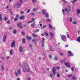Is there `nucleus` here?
Masks as SVG:
<instances>
[{
	"instance_id": "nucleus-1",
	"label": "nucleus",
	"mask_w": 80,
	"mask_h": 80,
	"mask_svg": "<svg viewBox=\"0 0 80 80\" xmlns=\"http://www.w3.org/2000/svg\"><path fill=\"white\" fill-rule=\"evenodd\" d=\"M25 67L23 69L24 72H30V68L28 67V65L27 64H24Z\"/></svg>"
},
{
	"instance_id": "nucleus-2",
	"label": "nucleus",
	"mask_w": 80,
	"mask_h": 80,
	"mask_svg": "<svg viewBox=\"0 0 80 80\" xmlns=\"http://www.w3.org/2000/svg\"><path fill=\"white\" fill-rule=\"evenodd\" d=\"M61 38L62 40H64V42H66L67 40V38H66V37L63 35H62L61 36Z\"/></svg>"
},
{
	"instance_id": "nucleus-3",
	"label": "nucleus",
	"mask_w": 80,
	"mask_h": 80,
	"mask_svg": "<svg viewBox=\"0 0 80 80\" xmlns=\"http://www.w3.org/2000/svg\"><path fill=\"white\" fill-rule=\"evenodd\" d=\"M64 64L65 65L66 67L70 68V62H64Z\"/></svg>"
},
{
	"instance_id": "nucleus-4",
	"label": "nucleus",
	"mask_w": 80,
	"mask_h": 80,
	"mask_svg": "<svg viewBox=\"0 0 80 80\" xmlns=\"http://www.w3.org/2000/svg\"><path fill=\"white\" fill-rule=\"evenodd\" d=\"M15 46V42L13 41L11 43V47L12 48H13Z\"/></svg>"
},
{
	"instance_id": "nucleus-5",
	"label": "nucleus",
	"mask_w": 80,
	"mask_h": 80,
	"mask_svg": "<svg viewBox=\"0 0 80 80\" xmlns=\"http://www.w3.org/2000/svg\"><path fill=\"white\" fill-rule=\"evenodd\" d=\"M6 38H7V35H4L3 37L2 38V42H5L6 40Z\"/></svg>"
},
{
	"instance_id": "nucleus-6",
	"label": "nucleus",
	"mask_w": 80,
	"mask_h": 80,
	"mask_svg": "<svg viewBox=\"0 0 80 80\" xmlns=\"http://www.w3.org/2000/svg\"><path fill=\"white\" fill-rule=\"evenodd\" d=\"M16 7H17V8H19L21 6V3H18L15 4Z\"/></svg>"
},
{
	"instance_id": "nucleus-7",
	"label": "nucleus",
	"mask_w": 80,
	"mask_h": 80,
	"mask_svg": "<svg viewBox=\"0 0 80 80\" xmlns=\"http://www.w3.org/2000/svg\"><path fill=\"white\" fill-rule=\"evenodd\" d=\"M70 8H69V9H68L67 8H65V9H64V11L65 12H68V13H69L70 11Z\"/></svg>"
},
{
	"instance_id": "nucleus-8",
	"label": "nucleus",
	"mask_w": 80,
	"mask_h": 80,
	"mask_svg": "<svg viewBox=\"0 0 80 80\" xmlns=\"http://www.w3.org/2000/svg\"><path fill=\"white\" fill-rule=\"evenodd\" d=\"M52 70L53 72V73L54 75L56 74V73H55V72H56V69H55V67H53V68L52 69Z\"/></svg>"
},
{
	"instance_id": "nucleus-9",
	"label": "nucleus",
	"mask_w": 80,
	"mask_h": 80,
	"mask_svg": "<svg viewBox=\"0 0 80 80\" xmlns=\"http://www.w3.org/2000/svg\"><path fill=\"white\" fill-rule=\"evenodd\" d=\"M69 54L68 56H73V53H72V52L70 51H68V52Z\"/></svg>"
},
{
	"instance_id": "nucleus-10",
	"label": "nucleus",
	"mask_w": 80,
	"mask_h": 80,
	"mask_svg": "<svg viewBox=\"0 0 80 80\" xmlns=\"http://www.w3.org/2000/svg\"><path fill=\"white\" fill-rule=\"evenodd\" d=\"M21 25H22V23H19L17 24V26L18 27H19L20 28H22L23 27L21 26Z\"/></svg>"
},
{
	"instance_id": "nucleus-11",
	"label": "nucleus",
	"mask_w": 80,
	"mask_h": 80,
	"mask_svg": "<svg viewBox=\"0 0 80 80\" xmlns=\"http://www.w3.org/2000/svg\"><path fill=\"white\" fill-rule=\"evenodd\" d=\"M19 52H22V51H23V48L22 47H20L19 48Z\"/></svg>"
},
{
	"instance_id": "nucleus-12",
	"label": "nucleus",
	"mask_w": 80,
	"mask_h": 80,
	"mask_svg": "<svg viewBox=\"0 0 80 80\" xmlns=\"http://www.w3.org/2000/svg\"><path fill=\"white\" fill-rule=\"evenodd\" d=\"M36 24H35V22H34L32 24H31L32 27H34L35 26Z\"/></svg>"
},
{
	"instance_id": "nucleus-13",
	"label": "nucleus",
	"mask_w": 80,
	"mask_h": 80,
	"mask_svg": "<svg viewBox=\"0 0 80 80\" xmlns=\"http://www.w3.org/2000/svg\"><path fill=\"white\" fill-rule=\"evenodd\" d=\"M32 21H29V22H27V23H32V22H33V20H35V19H34L33 18H32Z\"/></svg>"
},
{
	"instance_id": "nucleus-14",
	"label": "nucleus",
	"mask_w": 80,
	"mask_h": 80,
	"mask_svg": "<svg viewBox=\"0 0 80 80\" xmlns=\"http://www.w3.org/2000/svg\"><path fill=\"white\" fill-rule=\"evenodd\" d=\"M32 37H35V38H36V37H37V36L34 33H32Z\"/></svg>"
},
{
	"instance_id": "nucleus-15",
	"label": "nucleus",
	"mask_w": 80,
	"mask_h": 80,
	"mask_svg": "<svg viewBox=\"0 0 80 80\" xmlns=\"http://www.w3.org/2000/svg\"><path fill=\"white\" fill-rule=\"evenodd\" d=\"M41 43H42V44L41 45V46L42 47H44V41H41Z\"/></svg>"
},
{
	"instance_id": "nucleus-16",
	"label": "nucleus",
	"mask_w": 80,
	"mask_h": 80,
	"mask_svg": "<svg viewBox=\"0 0 80 80\" xmlns=\"http://www.w3.org/2000/svg\"><path fill=\"white\" fill-rule=\"evenodd\" d=\"M80 39V36L78 37L77 39V42H79V43H80V39Z\"/></svg>"
},
{
	"instance_id": "nucleus-17",
	"label": "nucleus",
	"mask_w": 80,
	"mask_h": 80,
	"mask_svg": "<svg viewBox=\"0 0 80 80\" xmlns=\"http://www.w3.org/2000/svg\"><path fill=\"white\" fill-rule=\"evenodd\" d=\"M18 74H21V69H19L18 71Z\"/></svg>"
},
{
	"instance_id": "nucleus-18",
	"label": "nucleus",
	"mask_w": 80,
	"mask_h": 80,
	"mask_svg": "<svg viewBox=\"0 0 80 80\" xmlns=\"http://www.w3.org/2000/svg\"><path fill=\"white\" fill-rule=\"evenodd\" d=\"M50 50L52 52H54V51H55V50L54 49V48H52V47H51L50 48Z\"/></svg>"
},
{
	"instance_id": "nucleus-19",
	"label": "nucleus",
	"mask_w": 80,
	"mask_h": 80,
	"mask_svg": "<svg viewBox=\"0 0 80 80\" xmlns=\"http://www.w3.org/2000/svg\"><path fill=\"white\" fill-rule=\"evenodd\" d=\"M27 38L28 40H32V37H29L28 36H27Z\"/></svg>"
},
{
	"instance_id": "nucleus-20",
	"label": "nucleus",
	"mask_w": 80,
	"mask_h": 80,
	"mask_svg": "<svg viewBox=\"0 0 80 80\" xmlns=\"http://www.w3.org/2000/svg\"><path fill=\"white\" fill-rule=\"evenodd\" d=\"M39 31H40V29H37L36 30L34 31V32L35 33H37V32H39Z\"/></svg>"
},
{
	"instance_id": "nucleus-21",
	"label": "nucleus",
	"mask_w": 80,
	"mask_h": 80,
	"mask_svg": "<svg viewBox=\"0 0 80 80\" xmlns=\"http://www.w3.org/2000/svg\"><path fill=\"white\" fill-rule=\"evenodd\" d=\"M45 12H46V11L44 9L42 10V13L43 15H45V14L46 13Z\"/></svg>"
},
{
	"instance_id": "nucleus-22",
	"label": "nucleus",
	"mask_w": 80,
	"mask_h": 80,
	"mask_svg": "<svg viewBox=\"0 0 80 80\" xmlns=\"http://www.w3.org/2000/svg\"><path fill=\"white\" fill-rule=\"evenodd\" d=\"M49 28H50L51 29H52V26L50 24H49Z\"/></svg>"
},
{
	"instance_id": "nucleus-23",
	"label": "nucleus",
	"mask_w": 80,
	"mask_h": 80,
	"mask_svg": "<svg viewBox=\"0 0 80 80\" xmlns=\"http://www.w3.org/2000/svg\"><path fill=\"white\" fill-rule=\"evenodd\" d=\"M22 42L23 43H25V40L24 38H22Z\"/></svg>"
},
{
	"instance_id": "nucleus-24",
	"label": "nucleus",
	"mask_w": 80,
	"mask_h": 80,
	"mask_svg": "<svg viewBox=\"0 0 80 80\" xmlns=\"http://www.w3.org/2000/svg\"><path fill=\"white\" fill-rule=\"evenodd\" d=\"M25 17L24 16H22L21 17H20L19 18L21 19V20H22Z\"/></svg>"
},
{
	"instance_id": "nucleus-25",
	"label": "nucleus",
	"mask_w": 80,
	"mask_h": 80,
	"mask_svg": "<svg viewBox=\"0 0 80 80\" xmlns=\"http://www.w3.org/2000/svg\"><path fill=\"white\" fill-rule=\"evenodd\" d=\"M77 12L78 14H80V9H77Z\"/></svg>"
},
{
	"instance_id": "nucleus-26",
	"label": "nucleus",
	"mask_w": 80,
	"mask_h": 80,
	"mask_svg": "<svg viewBox=\"0 0 80 80\" xmlns=\"http://www.w3.org/2000/svg\"><path fill=\"white\" fill-rule=\"evenodd\" d=\"M45 14V16L47 18H48V14L47 13H46Z\"/></svg>"
},
{
	"instance_id": "nucleus-27",
	"label": "nucleus",
	"mask_w": 80,
	"mask_h": 80,
	"mask_svg": "<svg viewBox=\"0 0 80 80\" xmlns=\"http://www.w3.org/2000/svg\"><path fill=\"white\" fill-rule=\"evenodd\" d=\"M4 20H5V21H7L8 19H7V18L6 17H4L3 18Z\"/></svg>"
},
{
	"instance_id": "nucleus-28",
	"label": "nucleus",
	"mask_w": 80,
	"mask_h": 80,
	"mask_svg": "<svg viewBox=\"0 0 80 80\" xmlns=\"http://www.w3.org/2000/svg\"><path fill=\"white\" fill-rule=\"evenodd\" d=\"M1 68H2V70L4 71L5 70V68H4V67L3 66L1 65Z\"/></svg>"
},
{
	"instance_id": "nucleus-29",
	"label": "nucleus",
	"mask_w": 80,
	"mask_h": 80,
	"mask_svg": "<svg viewBox=\"0 0 80 80\" xmlns=\"http://www.w3.org/2000/svg\"><path fill=\"white\" fill-rule=\"evenodd\" d=\"M13 33H14V34H16V33H17V30H13Z\"/></svg>"
},
{
	"instance_id": "nucleus-30",
	"label": "nucleus",
	"mask_w": 80,
	"mask_h": 80,
	"mask_svg": "<svg viewBox=\"0 0 80 80\" xmlns=\"http://www.w3.org/2000/svg\"><path fill=\"white\" fill-rule=\"evenodd\" d=\"M30 12V9H28L26 13H29V12Z\"/></svg>"
},
{
	"instance_id": "nucleus-31",
	"label": "nucleus",
	"mask_w": 80,
	"mask_h": 80,
	"mask_svg": "<svg viewBox=\"0 0 80 80\" xmlns=\"http://www.w3.org/2000/svg\"><path fill=\"white\" fill-rule=\"evenodd\" d=\"M47 22H50L51 21V20L50 19H46Z\"/></svg>"
},
{
	"instance_id": "nucleus-32",
	"label": "nucleus",
	"mask_w": 80,
	"mask_h": 80,
	"mask_svg": "<svg viewBox=\"0 0 80 80\" xmlns=\"http://www.w3.org/2000/svg\"><path fill=\"white\" fill-rule=\"evenodd\" d=\"M37 9L36 8H34L32 10L33 12H36V11H37Z\"/></svg>"
},
{
	"instance_id": "nucleus-33",
	"label": "nucleus",
	"mask_w": 80,
	"mask_h": 80,
	"mask_svg": "<svg viewBox=\"0 0 80 80\" xmlns=\"http://www.w3.org/2000/svg\"><path fill=\"white\" fill-rule=\"evenodd\" d=\"M2 14H0V21H2Z\"/></svg>"
},
{
	"instance_id": "nucleus-34",
	"label": "nucleus",
	"mask_w": 80,
	"mask_h": 80,
	"mask_svg": "<svg viewBox=\"0 0 80 80\" xmlns=\"http://www.w3.org/2000/svg\"><path fill=\"white\" fill-rule=\"evenodd\" d=\"M57 76L58 77H60V73H58L57 74Z\"/></svg>"
},
{
	"instance_id": "nucleus-35",
	"label": "nucleus",
	"mask_w": 80,
	"mask_h": 80,
	"mask_svg": "<svg viewBox=\"0 0 80 80\" xmlns=\"http://www.w3.org/2000/svg\"><path fill=\"white\" fill-rule=\"evenodd\" d=\"M42 41L41 42H44L45 41V38H42Z\"/></svg>"
},
{
	"instance_id": "nucleus-36",
	"label": "nucleus",
	"mask_w": 80,
	"mask_h": 80,
	"mask_svg": "<svg viewBox=\"0 0 80 80\" xmlns=\"http://www.w3.org/2000/svg\"><path fill=\"white\" fill-rule=\"evenodd\" d=\"M72 79H73V80H75L76 79V77H75V76H72Z\"/></svg>"
},
{
	"instance_id": "nucleus-37",
	"label": "nucleus",
	"mask_w": 80,
	"mask_h": 80,
	"mask_svg": "<svg viewBox=\"0 0 80 80\" xmlns=\"http://www.w3.org/2000/svg\"><path fill=\"white\" fill-rule=\"evenodd\" d=\"M49 57L50 59H52V56L51 55H49Z\"/></svg>"
},
{
	"instance_id": "nucleus-38",
	"label": "nucleus",
	"mask_w": 80,
	"mask_h": 80,
	"mask_svg": "<svg viewBox=\"0 0 80 80\" xmlns=\"http://www.w3.org/2000/svg\"><path fill=\"white\" fill-rule=\"evenodd\" d=\"M12 52H13V51L12 50H11V51L10 52V55H12Z\"/></svg>"
},
{
	"instance_id": "nucleus-39",
	"label": "nucleus",
	"mask_w": 80,
	"mask_h": 80,
	"mask_svg": "<svg viewBox=\"0 0 80 80\" xmlns=\"http://www.w3.org/2000/svg\"><path fill=\"white\" fill-rule=\"evenodd\" d=\"M54 60H58V58L57 57H54Z\"/></svg>"
},
{
	"instance_id": "nucleus-40",
	"label": "nucleus",
	"mask_w": 80,
	"mask_h": 80,
	"mask_svg": "<svg viewBox=\"0 0 80 80\" xmlns=\"http://www.w3.org/2000/svg\"><path fill=\"white\" fill-rule=\"evenodd\" d=\"M72 74L69 75H68V77H69V78H70V77H72Z\"/></svg>"
},
{
	"instance_id": "nucleus-41",
	"label": "nucleus",
	"mask_w": 80,
	"mask_h": 80,
	"mask_svg": "<svg viewBox=\"0 0 80 80\" xmlns=\"http://www.w3.org/2000/svg\"><path fill=\"white\" fill-rule=\"evenodd\" d=\"M50 35H51V36H52V37H53V33H52L50 32Z\"/></svg>"
},
{
	"instance_id": "nucleus-42",
	"label": "nucleus",
	"mask_w": 80,
	"mask_h": 80,
	"mask_svg": "<svg viewBox=\"0 0 80 80\" xmlns=\"http://www.w3.org/2000/svg\"><path fill=\"white\" fill-rule=\"evenodd\" d=\"M46 25H44V26H43L42 27V28H46Z\"/></svg>"
},
{
	"instance_id": "nucleus-43",
	"label": "nucleus",
	"mask_w": 80,
	"mask_h": 80,
	"mask_svg": "<svg viewBox=\"0 0 80 80\" xmlns=\"http://www.w3.org/2000/svg\"><path fill=\"white\" fill-rule=\"evenodd\" d=\"M38 40V39H36V40H35L33 39V40H32V42H35V41H37Z\"/></svg>"
},
{
	"instance_id": "nucleus-44",
	"label": "nucleus",
	"mask_w": 80,
	"mask_h": 80,
	"mask_svg": "<svg viewBox=\"0 0 80 80\" xmlns=\"http://www.w3.org/2000/svg\"><path fill=\"white\" fill-rule=\"evenodd\" d=\"M69 21L70 22H72V18H70L69 20Z\"/></svg>"
},
{
	"instance_id": "nucleus-45",
	"label": "nucleus",
	"mask_w": 80,
	"mask_h": 80,
	"mask_svg": "<svg viewBox=\"0 0 80 80\" xmlns=\"http://www.w3.org/2000/svg\"><path fill=\"white\" fill-rule=\"evenodd\" d=\"M18 20V18H14V21H17Z\"/></svg>"
},
{
	"instance_id": "nucleus-46",
	"label": "nucleus",
	"mask_w": 80,
	"mask_h": 80,
	"mask_svg": "<svg viewBox=\"0 0 80 80\" xmlns=\"http://www.w3.org/2000/svg\"><path fill=\"white\" fill-rule=\"evenodd\" d=\"M73 24H77V22H76L74 21L73 22Z\"/></svg>"
},
{
	"instance_id": "nucleus-47",
	"label": "nucleus",
	"mask_w": 80,
	"mask_h": 80,
	"mask_svg": "<svg viewBox=\"0 0 80 80\" xmlns=\"http://www.w3.org/2000/svg\"><path fill=\"white\" fill-rule=\"evenodd\" d=\"M9 58H10V57L9 56H8L7 57H6V59H7V60H8Z\"/></svg>"
},
{
	"instance_id": "nucleus-48",
	"label": "nucleus",
	"mask_w": 80,
	"mask_h": 80,
	"mask_svg": "<svg viewBox=\"0 0 80 80\" xmlns=\"http://www.w3.org/2000/svg\"><path fill=\"white\" fill-rule=\"evenodd\" d=\"M67 35L68 38H69V37H70V35H69V34H67Z\"/></svg>"
},
{
	"instance_id": "nucleus-49",
	"label": "nucleus",
	"mask_w": 80,
	"mask_h": 80,
	"mask_svg": "<svg viewBox=\"0 0 80 80\" xmlns=\"http://www.w3.org/2000/svg\"><path fill=\"white\" fill-rule=\"evenodd\" d=\"M22 35H25V33H24V32L22 31Z\"/></svg>"
},
{
	"instance_id": "nucleus-50",
	"label": "nucleus",
	"mask_w": 80,
	"mask_h": 80,
	"mask_svg": "<svg viewBox=\"0 0 80 80\" xmlns=\"http://www.w3.org/2000/svg\"><path fill=\"white\" fill-rule=\"evenodd\" d=\"M74 70V68L73 67H72L71 68V70H72V71H73Z\"/></svg>"
},
{
	"instance_id": "nucleus-51",
	"label": "nucleus",
	"mask_w": 80,
	"mask_h": 80,
	"mask_svg": "<svg viewBox=\"0 0 80 80\" xmlns=\"http://www.w3.org/2000/svg\"><path fill=\"white\" fill-rule=\"evenodd\" d=\"M19 17V16L18 15H17L16 16V18H18Z\"/></svg>"
},
{
	"instance_id": "nucleus-52",
	"label": "nucleus",
	"mask_w": 80,
	"mask_h": 80,
	"mask_svg": "<svg viewBox=\"0 0 80 80\" xmlns=\"http://www.w3.org/2000/svg\"><path fill=\"white\" fill-rule=\"evenodd\" d=\"M11 18V20H13V17H11V18Z\"/></svg>"
},
{
	"instance_id": "nucleus-53",
	"label": "nucleus",
	"mask_w": 80,
	"mask_h": 80,
	"mask_svg": "<svg viewBox=\"0 0 80 80\" xmlns=\"http://www.w3.org/2000/svg\"><path fill=\"white\" fill-rule=\"evenodd\" d=\"M46 36L48 37V33H46Z\"/></svg>"
},
{
	"instance_id": "nucleus-54",
	"label": "nucleus",
	"mask_w": 80,
	"mask_h": 80,
	"mask_svg": "<svg viewBox=\"0 0 80 80\" xmlns=\"http://www.w3.org/2000/svg\"><path fill=\"white\" fill-rule=\"evenodd\" d=\"M34 15H35V13H32L31 14V15H32V16H33Z\"/></svg>"
},
{
	"instance_id": "nucleus-55",
	"label": "nucleus",
	"mask_w": 80,
	"mask_h": 80,
	"mask_svg": "<svg viewBox=\"0 0 80 80\" xmlns=\"http://www.w3.org/2000/svg\"><path fill=\"white\" fill-rule=\"evenodd\" d=\"M60 55H61V56H63V54H62V53H60Z\"/></svg>"
},
{
	"instance_id": "nucleus-56",
	"label": "nucleus",
	"mask_w": 80,
	"mask_h": 80,
	"mask_svg": "<svg viewBox=\"0 0 80 80\" xmlns=\"http://www.w3.org/2000/svg\"><path fill=\"white\" fill-rule=\"evenodd\" d=\"M15 74L16 76H18V74H17V72H16L15 73Z\"/></svg>"
},
{
	"instance_id": "nucleus-57",
	"label": "nucleus",
	"mask_w": 80,
	"mask_h": 80,
	"mask_svg": "<svg viewBox=\"0 0 80 80\" xmlns=\"http://www.w3.org/2000/svg\"><path fill=\"white\" fill-rule=\"evenodd\" d=\"M29 47H32V45L31 44H30L29 45Z\"/></svg>"
},
{
	"instance_id": "nucleus-58",
	"label": "nucleus",
	"mask_w": 80,
	"mask_h": 80,
	"mask_svg": "<svg viewBox=\"0 0 80 80\" xmlns=\"http://www.w3.org/2000/svg\"><path fill=\"white\" fill-rule=\"evenodd\" d=\"M49 76L50 77H52V75L51 74H50L49 75Z\"/></svg>"
},
{
	"instance_id": "nucleus-59",
	"label": "nucleus",
	"mask_w": 80,
	"mask_h": 80,
	"mask_svg": "<svg viewBox=\"0 0 80 80\" xmlns=\"http://www.w3.org/2000/svg\"><path fill=\"white\" fill-rule=\"evenodd\" d=\"M59 68H60V67H57V69H58H58H59Z\"/></svg>"
},
{
	"instance_id": "nucleus-60",
	"label": "nucleus",
	"mask_w": 80,
	"mask_h": 80,
	"mask_svg": "<svg viewBox=\"0 0 80 80\" xmlns=\"http://www.w3.org/2000/svg\"><path fill=\"white\" fill-rule=\"evenodd\" d=\"M20 2L21 3H23V1H22V0H20Z\"/></svg>"
},
{
	"instance_id": "nucleus-61",
	"label": "nucleus",
	"mask_w": 80,
	"mask_h": 80,
	"mask_svg": "<svg viewBox=\"0 0 80 80\" xmlns=\"http://www.w3.org/2000/svg\"><path fill=\"white\" fill-rule=\"evenodd\" d=\"M62 12L63 13H65V12H64V9H62Z\"/></svg>"
},
{
	"instance_id": "nucleus-62",
	"label": "nucleus",
	"mask_w": 80,
	"mask_h": 80,
	"mask_svg": "<svg viewBox=\"0 0 80 80\" xmlns=\"http://www.w3.org/2000/svg\"><path fill=\"white\" fill-rule=\"evenodd\" d=\"M9 7V6H7V7H6L7 9H8V8Z\"/></svg>"
},
{
	"instance_id": "nucleus-63",
	"label": "nucleus",
	"mask_w": 80,
	"mask_h": 80,
	"mask_svg": "<svg viewBox=\"0 0 80 80\" xmlns=\"http://www.w3.org/2000/svg\"><path fill=\"white\" fill-rule=\"evenodd\" d=\"M32 2H33V3H34V2H35V0H32Z\"/></svg>"
},
{
	"instance_id": "nucleus-64",
	"label": "nucleus",
	"mask_w": 80,
	"mask_h": 80,
	"mask_svg": "<svg viewBox=\"0 0 80 80\" xmlns=\"http://www.w3.org/2000/svg\"><path fill=\"white\" fill-rule=\"evenodd\" d=\"M7 23L8 24H9V23H10V22H9V21H7Z\"/></svg>"
}]
</instances>
